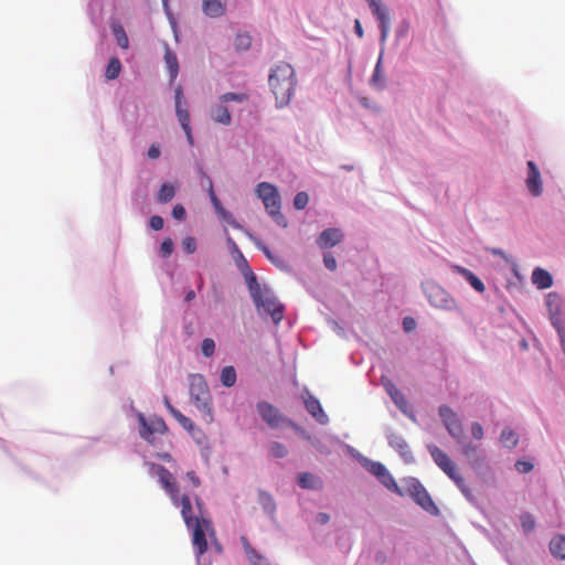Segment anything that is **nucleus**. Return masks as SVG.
Segmentation results:
<instances>
[{
	"label": "nucleus",
	"mask_w": 565,
	"mask_h": 565,
	"mask_svg": "<svg viewBox=\"0 0 565 565\" xmlns=\"http://www.w3.org/2000/svg\"><path fill=\"white\" fill-rule=\"evenodd\" d=\"M268 84L275 95L276 106H287L295 94L297 84L294 67L286 62L278 63L270 71Z\"/></svg>",
	"instance_id": "obj_1"
},
{
	"label": "nucleus",
	"mask_w": 565,
	"mask_h": 565,
	"mask_svg": "<svg viewBox=\"0 0 565 565\" xmlns=\"http://www.w3.org/2000/svg\"><path fill=\"white\" fill-rule=\"evenodd\" d=\"M246 281L257 309L269 315L276 324L279 323L284 318V306L277 301L269 289L263 288L258 284L252 271L246 276Z\"/></svg>",
	"instance_id": "obj_2"
},
{
	"label": "nucleus",
	"mask_w": 565,
	"mask_h": 565,
	"mask_svg": "<svg viewBox=\"0 0 565 565\" xmlns=\"http://www.w3.org/2000/svg\"><path fill=\"white\" fill-rule=\"evenodd\" d=\"M256 195L265 206L266 212L273 216L279 225L286 226V220L280 214L281 201L277 188L268 182H260L256 186Z\"/></svg>",
	"instance_id": "obj_3"
},
{
	"label": "nucleus",
	"mask_w": 565,
	"mask_h": 565,
	"mask_svg": "<svg viewBox=\"0 0 565 565\" xmlns=\"http://www.w3.org/2000/svg\"><path fill=\"white\" fill-rule=\"evenodd\" d=\"M190 396L199 411L212 419L211 393L203 375L192 374L189 379Z\"/></svg>",
	"instance_id": "obj_4"
},
{
	"label": "nucleus",
	"mask_w": 565,
	"mask_h": 565,
	"mask_svg": "<svg viewBox=\"0 0 565 565\" xmlns=\"http://www.w3.org/2000/svg\"><path fill=\"white\" fill-rule=\"evenodd\" d=\"M150 473L158 478L164 491L171 498L173 504H178L179 488L173 475L163 466L151 463Z\"/></svg>",
	"instance_id": "obj_5"
},
{
	"label": "nucleus",
	"mask_w": 565,
	"mask_h": 565,
	"mask_svg": "<svg viewBox=\"0 0 565 565\" xmlns=\"http://www.w3.org/2000/svg\"><path fill=\"white\" fill-rule=\"evenodd\" d=\"M546 306L548 308L551 324L556 329L562 350L565 353V328L561 317L562 311L558 296L555 294H550L547 296Z\"/></svg>",
	"instance_id": "obj_6"
},
{
	"label": "nucleus",
	"mask_w": 565,
	"mask_h": 565,
	"mask_svg": "<svg viewBox=\"0 0 565 565\" xmlns=\"http://www.w3.org/2000/svg\"><path fill=\"white\" fill-rule=\"evenodd\" d=\"M192 543L198 556L203 555L207 550V541H206V532H212V523L210 520L205 518H201V520L196 521L192 524Z\"/></svg>",
	"instance_id": "obj_7"
},
{
	"label": "nucleus",
	"mask_w": 565,
	"mask_h": 565,
	"mask_svg": "<svg viewBox=\"0 0 565 565\" xmlns=\"http://www.w3.org/2000/svg\"><path fill=\"white\" fill-rule=\"evenodd\" d=\"M438 413L447 431L457 440V443H460L463 437V427L458 415L447 405L440 406Z\"/></svg>",
	"instance_id": "obj_8"
},
{
	"label": "nucleus",
	"mask_w": 565,
	"mask_h": 565,
	"mask_svg": "<svg viewBox=\"0 0 565 565\" xmlns=\"http://www.w3.org/2000/svg\"><path fill=\"white\" fill-rule=\"evenodd\" d=\"M138 420L140 424V436L147 440L152 441L154 434H164L167 426L161 417L146 418L142 414H138Z\"/></svg>",
	"instance_id": "obj_9"
},
{
	"label": "nucleus",
	"mask_w": 565,
	"mask_h": 565,
	"mask_svg": "<svg viewBox=\"0 0 565 565\" xmlns=\"http://www.w3.org/2000/svg\"><path fill=\"white\" fill-rule=\"evenodd\" d=\"M425 292L431 306L445 310H451L455 308V300L440 286L428 285Z\"/></svg>",
	"instance_id": "obj_10"
},
{
	"label": "nucleus",
	"mask_w": 565,
	"mask_h": 565,
	"mask_svg": "<svg viewBox=\"0 0 565 565\" xmlns=\"http://www.w3.org/2000/svg\"><path fill=\"white\" fill-rule=\"evenodd\" d=\"M195 503H196V507H198V510H199L201 516L194 514L193 507H192L189 495L183 494L182 497H180L178 494V504H175V505L181 507V515L183 518V521H184L186 527H192L193 523H195L196 521L201 520V518H203L202 511H201V507H202L201 499L195 498Z\"/></svg>",
	"instance_id": "obj_11"
},
{
	"label": "nucleus",
	"mask_w": 565,
	"mask_h": 565,
	"mask_svg": "<svg viewBox=\"0 0 565 565\" xmlns=\"http://www.w3.org/2000/svg\"><path fill=\"white\" fill-rule=\"evenodd\" d=\"M256 408L262 419L271 428H277L284 420V417L281 416L278 408H276L270 403L259 402L257 403Z\"/></svg>",
	"instance_id": "obj_12"
},
{
	"label": "nucleus",
	"mask_w": 565,
	"mask_h": 565,
	"mask_svg": "<svg viewBox=\"0 0 565 565\" xmlns=\"http://www.w3.org/2000/svg\"><path fill=\"white\" fill-rule=\"evenodd\" d=\"M203 175L209 181V198H210L217 215L221 216L222 218H224L225 221H227L234 228L244 231L243 226L239 223H237L236 221H234L232 215L224 210L221 201L218 200V198L216 196V194L214 192L213 182H212L211 178L206 173H203Z\"/></svg>",
	"instance_id": "obj_13"
},
{
	"label": "nucleus",
	"mask_w": 565,
	"mask_h": 565,
	"mask_svg": "<svg viewBox=\"0 0 565 565\" xmlns=\"http://www.w3.org/2000/svg\"><path fill=\"white\" fill-rule=\"evenodd\" d=\"M203 175L209 181V198H210L217 215L221 216L222 218H224L225 221H227L234 228L244 231L243 226L239 223H237L236 221H234L232 215L224 210L221 201L218 200V198L216 196V194L214 192L213 182H212L211 178L206 173H203Z\"/></svg>",
	"instance_id": "obj_14"
},
{
	"label": "nucleus",
	"mask_w": 565,
	"mask_h": 565,
	"mask_svg": "<svg viewBox=\"0 0 565 565\" xmlns=\"http://www.w3.org/2000/svg\"><path fill=\"white\" fill-rule=\"evenodd\" d=\"M429 452L436 465L449 477L455 475L457 467L449 456L437 446H430Z\"/></svg>",
	"instance_id": "obj_15"
},
{
	"label": "nucleus",
	"mask_w": 565,
	"mask_h": 565,
	"mask_svg": "<svg viewBox=\"0 0 565 565\" xmlns=\"http://www.w3.org/2000/svg\"><path fill=\"white\" fill-rule=\"evenodd\" d=\"M527 168L529 174L526 178V186L534 196H539L542 193V181L540 171L533 161H527Z\"/></svg>",
	"instance_id": "obj_16"
},
{
	"label": "nucleus",
	"mask_w": 565,
	"mask_h": 565,
	"mask_svg": "<svg viewBox=\"0 0 565 565\" xmlns=\"http://www.w3.org/2000/svg\"><path fill=\"white\" fill-rule=\"evenodd\" d=\"M343 234L339 228H327L318 237L317 244L320 248H330L339 244Z\"/></svg>",
	"instance_id": "obj_17"
},
{
	"label": "nucleus",
	"mask_w": 565,
	"mask_h": 565,
	"mask_svg": "<svg viewBox=\"0 0 565 565\" xmlns=\"http://www.w3.org/2000/svg\"><path fill=\"white\" fill-rule=\"evenodd\" d=\"M424 486L416 479H408L404 481V484L399 487L392 478H391V491H395L401 495L407 494L411 498L416 494L417 491L422 490Z\"/></svg>",
	"instance_id": "obj_18"
},
{
	"label": "nucleus",
	"mask_w": 565,
	"mask_h": 565,
	"mask_svg": "<svg viewBox=\"0 0 565 565\" xmlns=\"http://www.w3.org/2000/svg\"><path fill=\"white\" fill-rule=\"evenodd\" d=\"M210 117L214 122L223 126H228L232 122V116L228 108L221 102L220 104H215L211 107Z\"/></svg>",
	"instance_id": "obj_19"
},
{
	"label": "nucleus",
	"mask_w": 565,
	"mask_h": 565,
	"mask_svg": "<svg viewBox=\"0 0 565 565\" xmlns=\"http://www.w3.org/2000/svg\"><path fill=\"white\" fill-rule=\"evenodd\" d=\"M358 460L370 473L377 477L385 486H387V482L385 481L386 468L384 465L372 461L361 455L358 456Z\"/></svg>",
	"instance_id": "obj_20"
},
{
	"label": "nucleus",
	"mask_w": 565,
	"mask_h": 565,
	"mask_svg": "<svg viewBox=\"0 0 565 565\" xmlns=\"http://www.w3.org/2000/svg\"><path fill=\"white\" fill-rule=\"evenodd\" d=\"M391 398L393 399L396 407L408 418L415 422V414L413 405L406 399L404 394L396 390L391 388Z\"/></svg>",
	"instance_id": "obj_21"
},
{
	"label": "nucleus",
	"mask_w": 565,
	"mask_h": 565,
	"mask_svg": "<svg viewBox=\"0 0 565 565\" xmlns=\"http://www.w3.org/2000/svg\"><path fill=\"white\" fill-rule=\"evenodd\" d=\"M306 409L312 415L319 423L324 424L327 422V415L324 414L320 402L312 395H309L305 399Z\"/></svg>",
	"instance_id": "obj_22"
},
{
	"label": "nucleus",
	"mask_w": 565,
	"mask_h": 565,
	"mask_svg": "<svg viewBox=\"0 0 565 565\" xmlns=\"http://www.w3.org/2000/svg\"><path fill=\"white\" fill-rule=\"evenodd\" d=\"M225 4L221 0H203L202 11L210 18H218L225 13Z\"/></svg>",
	"instance_id": "obj_23"
},
{
	"label": "nucleus",
	"mask_w": 565,
	"mask_h": 565,
	"mask_svg": "<svg viewBox=\"0 0 565 565\" xmlns=\"http://www.w3.org/2000/svg\"><path fill=\"white\" fill-rule=\"evenodd\" d=\"M532 282L539 288V289H547L553 284V278L551 274L543 269V268H535L532 273Z\"/></svg>",
	"instance_id": "obj_24"
},
{
	"label": "nucleus",
	"mask_w": 565,
	"mask_h": 565,
	"mask_svg": "<svg viewBox=\"0 0 565 565\" xmlns=\"http://www.w3.org/2000/svg\"><path fill=\"white\" fill-rule=\"evenodd\" d=\"M454 269L460 274L476 291L482 294L486 290L484 284L469 269L461 266H454Z\"/></svg>",
	"instance_id": "obj_25"
},
{
	"label": "nucleus",
	"mask_w": 565,
	"mask_h": 565,
	"mask_svg": "<svg viewBox=\"0 0 565 565\" xmlns=\"http://www.w3.org/2000/svg\"><path fill=\"white\" fill-rule=\"evenodd\" d=\"M175 113L179 119V122L184 130L188 141L190 145H193V136L190 127V114L188 109L182 108V106L177 105Z\"/></svg>",
	"instance_id": "obj_26"
},
{
	"label": "nucleus",
	"mask_w": 565,
	"mask_h": 565,
	"mask_svg": "<svg viewBox=\"0 0 565 565\" xmlns=\"http://www.w3.org/2000/svg\"><path fill=\"white\" fill-rule=\"evenodd\" d=\"M551 554L561 561H565V535L557 534L550 542Z\"/></svg>",
	"instance_id": "obj_27"
},
{
	"label": "nucleus",
	"mask_w": 565,
	"mask_h": 565,
	"mask_svg": "<svg viewBox=\"0 0 565 565\" xmlns=\"http://www.w3.org/2000/svg\"><path fill=\"white\" fill-rule=\"evenodd\" d=\"M373 14L377 18V20L380 21V28H381V32H382V42L385 40L386 38V23H385V12H384V9L382 8V6L376 2V0H366Z\"/></svg>",
	"instance_id": "obj_28"
},
{
	"label": "nucleus",
	"mask_w": 565,
	"mask_h": 565,
	"mask_svg": "<svg viewBox=\"0 0 565 565\" xmlns=\"http://www.w3.org/2000/svg\"><path fill=\"white\" fill-rule=\"evenodd\" d=\"M384 50L382 49L379 61L375 65L373 75L370 79L371 85L376 89L384 88V75L382 71V61H383Z\"/></svg>",
	"instance_id": "obj_29"
},
{
	"label": "nucleus",
	"mask_w": 565,
	"mask_h": 565,
	"mask_svg": "<svg viewBox=\"0 0 565 565\" xmlns=\"http://www.w3.org/2000/svg\"><path fill=\"white\" fill-rule=\"evenodd\" d=\"M298 484L302 489H319L321 488L320 480L310 472H301L298 476Z\"/></svg>",
	"instance_id": "obj_30"
},
{
	"label": "nucleus",
	"mask_w": 565,
	"mask_h": 565,
	"mask_svg": "<svg viewBox=\"0 0 565 565\" xmlns=\"http://www.w3.org/2000/svg\"><path fill=\"white\" fill-rule=\"evenodd\" d=\"M164 61L170 72L171 78L174 79L179 73V62L177 55L169 47L166 49Z\"/></svg>",
	"instance_id": "obj_31"
},
{
	"label": "nucleus",
	"mask_w": 565,
	"mask_h": 565,
	"mask_svg": "<svg viewBox=\"0 0 565 565\" xmlns=\"http://www.w3.org/2000/svg\"><path fill=\"white\" fill-rule=\"evenodd\" d=\"M175 195V188L173 184L166 182L163 183L158 192L157 200L159 203H168Z\"/></svg>",
	"instance_id": "obj_32"
},
{
	"label": "nucleus",
	"mask_w": 565,
	"mask_h": 565,
	"mask_svg": "<svg viewBox=\"0 0 565 565\" xmlns=\"http://www.w3.org/2000/svg\"><path fill=\"white\" fill-rule=\"evenodd\" d=\"M111 31L117 41V44L121 49L127 50L129 47V40L122 25H120L119 23H113Z\"/></svg>",
	"instance_id": "obj_33"
},
{
	"label": "nucleus",
	"mask_w": 565,
	"mask_h": 565,
	"mask_svg": "<svg viewBox=\"0 0 565 565\" xmlns=\"http://www.w3.org/2000/svg\"><path fill=\"white\" fill-rule=\"evenodd\" d=\"M121 71L120 61L117 57H111L106 67L105 76L107 79L113 81L116 79Z\"/></svg>",
	"instance_id": "obj_34"
},
{
	"label": "nucleus",
	"mask_w": 565,
	"mask_h": 565,
	"mask_svg": "<svg viewBox=\"0 0 565 565\" xmlns=\"http://www.w3.org/2000/svg\"><path fill=\"white\" fill-rule=\"evenodd\" d=\"M258 500L265 512H267L270 515L275 513L276 504L273 497L269 493L265 491H259Z\"/></svg>",
	"instance_id": "obj_35"
},
{
	"label": "nucleus",
	"mask_w": 565,
	"mask_h": 565,
	"mask_svg": "<svg viewBox=\"0 0 565 565\" xmlns=\"http://www.w3.org/2000/svg\"><path fill=\"white\" fill-rule=\"evenodd\" d=\"M221 382L225 387H232L236 382V371L233 366H225L221 372Z\"/></svg>",
	"instance_id": "obj_36"
},
{
	"label": "nucleus",
	"mask_w": 565,
	"mask_h": 565,
	"mask_svg": "<svg viewBox=\"0 0 565 565\" xmlns=\"http://www.w3.org/2000/svg\"><path fill=\"white\" fill-rule=\"evenodd\" d=\"M500 440L507 448H514L519 441L516 434L509 428L502 430Z\"/></svg>",
	"instance_id": "obj_37"
},
{
	"label": "nucleus",
	"mask_w": 565,
	"mask_h": 565,
	"mask_svg": "<svg viewBox=\"0 0 565 565\" xmlns=\"http://www.w3.org/2000/svg\"><path fill=\"white\" fill-rule=\"evenodd\" d=\"M171 415L178 420V423L185 429V430H192L194 428L193 422L184 416L180 411H178L174 407H171Z\"/></svg>",
	"instance_id": "obj_38"
},
{
	"label": "nucleus",
	"mask_w": 565,
	"mask_h": 565,
	"mask_svg": "<svg viewBox=\"0 0 565 565\" xmlns=\"http://www.w3.org/2000/svg\"><path fill=\"white\" fill-rule=\"evenodd\" d=\"M269 455L274 458H284L287 456L288 450L281 443L273 441L268 448Z\"/></svg>",
	"instance_id": "obj_39"
},
{
	"label": "nucleus",
	"mask_w": 565,
	"mask_h": 565,
	"mask_svg": "<svg viewBox=\"0 0 565 565\" xmlns=\"http://www.w3.org/2000/svg\"><path fill=\"white\" fill-rule=\"evenodd\" d=\"M218 99L222 104L228 102L244 103L248 99V96L244 93H225L221 95Z\"/></svg>",
	"instance_id": "obj_40"
},
{
	"label": "nucleus",
	"mask_w": 565,
	"mask_h": 565,
	"mask_svg": "<svg viewBox=\"0 0 565 565\" xmlns=\"http://www.w3.org/2000/svg\"><path fill=\"white\" fill-rule=\"evenodd\" d=\"M449 478L456 483V486L460 489L462 494L470 500V489L467 487L465 479L458 473V471H456L455 475L449 476Z\"/></svg>",
	"instance_id": "obj_41"
},
{
	"label": "nucleus",
	"mask_w": 565,
	"mask_h": 565,
	"mask_svg": "<svg viewBox=\"0 0 565 565\" xmlns=\"http://www.w3.org/2000/svg\"><path fill=\"white\" fill-rule=\"evenodd\" d=\"M520 521L524 533L529 534L535 529V520L530 513L522 514Z\"/></svg>",
	"instance_id": "obj_42"
},
{
	"label": "nucleus",
	"mask_w": 565,
	"mask_h": 565,
	"mask_svg": "<svg viewBox=\"0 0 565 565\" xmlns=\"http://www.w3.org/2000/svg\"><path fill=\"white\" fill-rule=\"evenodd\" d=\"M202 354L206 358H210L215 352V342L211 338H206L202 341L201 345Z\"/></svg>",
	"instance_id": "obj_43"
},
{
	"label": "nucleus",
	"mask_w": 565,
	"mask_h": 565,
	"mask_svg": "<svg viewBox=\"0 0 565 565\" xmlns=\"http://www.w3.org/2000/svg\"><path fill=\"white\" fill-rule=\"evenodd\" d=\"M309 202V196L306 192H298L294 199V206L297 210H303Z\"/></svg>",
	"instance_id": "obj_44"
},
{
	"label": "nucleus",
	"mask_w": 565,
	"mask_h": 565,
	"mask_svg": "<svg viewBox=\"0 0 565 565\" xmlns=\"http://www.w3.org/2000/svg\"><path fill=\"white\" fill-rule=\"evenodd\" d=\"M174 248L173 241L170 237H167L162 241L160 246V254L162 257L167 258L169 257Z\"/></svg>",
	"instance_id": "obj_45"
},
{
	"label": "nucleus",
	"mask_w": 565,
	"mask_h": 565,
	"mask_svg": "<svg viewBox=\"0 0 565 565\" xmlns=\"http://www.w3.org/2000/svg\"><path fill=\"white\" fill-rule=\"evenodd\" d=\"M419 505L431 515H437L439 513V510L430 495L429 499H424V501H422Z\"/></svg>",
	"instance_id": "obj_46"
},
{
	"label": "nucleus",
	"mask_w": 565,
	"mask_h": 565,
	"mask_svg": "<svg viewBox=\"0 0 565 565\" xmlns=\"http://www.w3.org/2000/svg\"><path fill=\"white\" fill-rule=\"evenodd\" d=\"M245 234L252 239L255 245L268 257V259L274 260V257L269 250V248L264 245L259 239H257L253 234H250L248 231H244Z\"/></svg>",
	"instance_id": "obj_47"
},
{
	"label": "nucleus",
	"mask_w": 565,
	"mask_h": 565,
	"mask_svg": "<svg viewBox=\"0 0 565 565\" xmlns=\"http://www.w3.org/2000/svg\"><path fill=\"white\" fill-rule=\"evenodd\" d=\"M250 36L247 34H238L236 36L235 45L239 50H247L250 46Z\"/></svg>",
	"instance_id": "obj_48"
},
{
	"label": "nucleus",
	"mask_w": 565,
	"mask_h": 565,
	"mask_svg": "<svg viewBox=\"0 0 565 565\" xmlns=\"http://www.w3.org/2000/svg\"><path fill=\"white\" fill-rule=\"evenodd\" d=\"M182 246L188 254H193L196 249V242L193 237L189 236L182 241Z\"/></svg>",
	"instance_id": "obj_49"
},
{
	"label": "nucleus",
	"mask_w": 565,
	"mask_h": 565,
	"mask_svg": "<svg viewBox=\"0 0 565 565\" xmlns=\"http://www.w3.org/2000/svg\"><path fill=\"white\" fill-rule=\"evenodd\" d=\"M461 445V451L466 457H470L477 451V447L473 446L469 441H463L462 439L459 443Z\"/></svg>",
	"instance_id": "obj_50"
},
{
	"label": "nucleus",
	"mask_w": 565,
	"mask_h": 565,
	"mask_svg": "<svg viewBox=\"0 0 565 565\" xmlns=\"http://www.w3.org/2000/svg\"><path fill=\"white\" fill-rule=\"evenodd\" d=\"M149 225L154 231H160L163 228L164 221L160 215H152L149 220Z\"/></svg>",
	"instance_id": "obj_51"
},
{
	"label": "nucleus",
	"mask_w": 565,
	"mask_h": 565,
	"mask_svg": "<svg viewBox=\"0 0 565 565\" xmlns=\"http://www.w3.org/2000/svg\"><path fill=\"white\" fill-rule=\"evenodd\" d=\"M515 469L520 473H529L530 471L533 470V463H531L529 461H524V460H518L515 462Z\"/></svg>",
	"instance_id": "obj_52"
},
{
	"label": "nucleus",
	"mask_w": 565,
	"mask_h": 565,
	"mask_svg": "<svg viewBox=\"0 0 565 565\" xmlns=\"http://www.w3.org/2000/svg\"><path fill=\"white\" fill-rule=\"evenodd\" d=\"M323 264L329 270H335L337 269V260L334 256L331 253H326L323 255Z\"/></svg>",
	"instance_id": "obj_53"
},
{
	"label": "nucleus",
	"mask_w": 565,
	"mask_h": 565,
	"mask_svg": "<svg viewBox=\"0 0 565 565\" xmlns=\"http://www.w3.org/2000/svg\"><path fill=\"white\" fill-rule=\"evenodd\" d=\"M185 209L181 204H177L172 209V216L177 221H183L185 218Z\"/></svg>",
	"instance_id": "obj_54"
},
{
	"label": "nucleus",
	"mask_w": 565,
	"mask_h": 565,
	"mask_svg": "<svg viewBox=\"0 0 565 565\" xmlns=\"http://www.w3.org/2000/svg\"><path fill=\"white\" fill-rule=\"evenodd\" d=\"M416 326H417V323H416L414 318L405 317L403 319V329H404L405 332L414 331L416 329Z\"/></svg>",
	"instance_id": "obj_55"
},
{
	"label": "nucleus",
	"mask_w": 565,
	"mask_h": 565,
	"mask_svg": "<svg viewBox=\"0 0 565 565\" xmlns=\"http://www.w3.org/2000/svg\"><path fill=\"white\" fill-rule=\"evenodd\" d=\"M471 435L475 439L480 440L483 437V428L479 423L471 425Z\"/></svg>",
	"instance_id": "obj_56"
},
{
	"label": "nucleus",
	"mask_w": 565,
	"mask_h": 565,
	"mask_svg": "<svg viewBox=\"0 0 565 565\" xmlns=\"http://www.w3.org/2000/svg\"><path fill=\"white\" fill-rule=\"evenodd\" d=\"M412 498L419 505V503L424 501V499H429V493L425 488H423L422 490L417 491L416 494H414Z\"/></svg>",
	"instance_id": "obj_57"
},
{
	"label": "nucleus",
	"mask_w": 565,
	"mask_h": 565,
	"mask_svg": "<svg viewBox=\"0 0 565 565\" xmlns=\"http://www.w3.org/2000/svg\"><path fill=\"white\" fill-rule=\"evenodd\" d=\"M186 478L193 484V487L198 488L201 484L200 478L196 476L195 471H188Z\"/></svg>",
	"instance_id": "obj_58"
},
{
	"label": "nucleus",
	"mask_w": 565,
	"mask_h": 565,
	"mask_svg": "<svg viewBox=\"0 0 565 565\" xmlns=\"http://www.w3.org/2000/svg\"><path fill=\"white\" fill-rule=\"evenodd\" d=\"M160 153H161V152H160V149H159V147H158V146H156V145L150 146V148L148 149V157H149L150 159H157V158H159V157H160Z\"/></svg>",
	"instance_id": "obj_59"
},
{
	"label": "nucleus",
	"mask_w": 565,
	"mask_h": 565,
	"mask_svg": "<svg viewBox=\"0 0 565 565\" xmlns=\"http://www.w3.org/2000/svg\"><path fill=\"white\" fill-rule=\"evenodd\" d=\"M399 447V452L402 455V457L408 461L411 458H412V454H411V450L408 449V447L406 445L402 446V445H398Z\"/></svg>",
	"instance_id": "obj_60"
},
{
	"label": "nucleus",
	"mask_w": 565,
	"mask_h": 565,
	"mask_svg": "<svg viewBox=\"0 0 565 565\" xmlns=\"http://www.w3.org/2000/svg\"><path fill=\"white\" fill-rule=\"evenodd\" d=\"M175 106L179 105V106H182V98H183V92H182V88L179 86L175 88Z\"/></svg>",
	"instance_id": "obj_61"
},
{
	"label": "nucleus",
	"mask_w": 565,
	"mask_h": 565,
	"mask_svg": "<svg viewBox=\"0 0 565 565\" xmlns=\"http://www.w3.org/2000/svg\"><path fill=\"white\" fill-rule=\"evenodd\" d=\"M330 520V516L327 514V513H319L317 515V521L320 523V524H327Z\"/></svg>",
	"instance_id": "obj_62"
},
{
	"label": "nucleus",
	"mask_w": 565,
	"mask_h": 565,
	"mask_svg": "<svg viewBox=\"0 0 565 565\" xmlns=\"http://www.w3.org/2000/svg\"><path fill=\"white\" fill-rule=\"evenodd\" d=\"M354 31L359 38L363 36V29H362L360 20H358V19L354 22Z\"/></svg>",
	"instance_id": "obj_63"
},
{
	"label": "nucleus",
	"mask_w": 565,
	"mask_h": 565,
	"mask_svg": "<svg viewBox=\"0 0 565 565\" xmlns=\"http://www.w3.org/2000/svg\"><path fill=\"white\" fill-rule=\"evenodd\" d=\"M381 383L385 391L388 392V380L384 375H381Z\"/></svg>",
	"instance_id": "obj_64"
}]
</instances>
